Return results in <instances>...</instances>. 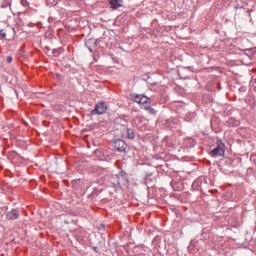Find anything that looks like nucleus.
Here are the masks:
<instances>
[{
  "label": "nucleus",
  "mask_w": 256,
  "mask_h": 256,
  "mask_svg": "<svg viewBox=\"0 0 256 256\" xmlns=\"http://www.w3.org/2000/svg\"><path fill=\"white\" fill-rule=\"evenodd\" d=\"M103 113H107V106L103 102L96 104L95 109L91 111V115H103Z\"/></svg>",
  "instance_id": "obj_3"
},
{
  "label": "nucleus",
  "mask_w": 256,
  "mask_h": 256,
  "mask_svg": "<svg viewBox=\"0 0 256 256\" xmlns=\"http://www.w3.org/2000/svg\"><path fill=\"white\" fill-rule=\"evenodd\" d=\"M120 175H121L122 177H125V175H127V173H126L125 171H120Z\"/></svg>",
  "instance_id": "obj_15"
},
{
  "label": "nucleus",
  "mask_w": 256,
  "mask_h": 256,
  "mask_svg": "<svg viewBox=\"0 0 256 256\" xmlns=\"http://www.w3.org/2000/svg\"><path fill=\"white\" fill-rule=\"evenodd\" d=\"M21 5L23 7H29V2L27 0H21Z\"/></svg>",
  "instance_id": "obj_11"
},
{
  "label": "nucleus",
  "mask_w": 256,
  "mask_h": 256,
  "mask_svg": "<svg viewBox=\"0 0 256 256\" xmlns=\"http://www.w3.org/2000/svg\"><path fill=\"white\" fill-rule=\"evenodd\" d=\"M141 97H142V95L135 94L133 96V101H135V103H138L139 105H141Z\"/></svg>",
  "instance_id": "obj_8"
},
{
  "label": "nucleus",
  "mask_w": 256,
  "mask_h": 256,
  "mask_svg": "<svg viewBox=\"0 0 256 256\" xmlns=\"http://www.w3.org/2000/svg\"><path fill=\"white\" fill-rule=\"evenodd\" d=\"M5 37H7V34L3 30H0V39H5Z\"/></svg>",
  "instance_id": "obj_12"
},
{
  "label": "nucleus",
  "mask_w": 256,
  "mask_h": 256,
  "mask_svg": "<svg viewBox=\"0 0 256 256\" xmlns=\"http://www.w3.org/2000/svg\"><path fill=\"white\" fill-rule=\"evenodd\" d=\"M19 217V210L13 209L6 214V219L9 221H15Z\"/></svg>",
  "instance_id": "obj_6"
},
{
  "label": "nucleus",
  "mask_w": 256,
  "mask_h": 256,
  "mask_svg": "<svg viewBox=\"0 0 256 256\" xmlns=\"http://www.w3.org/2000/svg\"><path fill=\"white\" fill-rule=\"evenodd\" d=\"M62 51H63V48L54 49L53 50L54 57H59V55H61Z\"/></svg>",
  "instance_id": "obj_10"
},
{
  "label": "nucleus",
  "mask_w": 256,
  "mask_h": 256,
  "mask_svg": "<svg viewBox=\"0 0 256 256\" xmlns=\"http://www.w3.org/2000/svg\"><path fill=\"white\" fill-rule=\"evenodd\" d=\"M127 137H128V139H134L135 138V132H133L132 129H127Z\"/></svg>",
  "instance_id": "obj_9"
},
{
  "label": "nucleus",
  "mask_w": 256,
  "mask_h": 256,
  "mask_svg": "<svg viewBox=\"0 0 256 256\" xmlns=\"http://www.w3.org/2000/svg\"><path fill=\"white\" fill-rule=\"evenodd\" d=\"M122 0H110V5L112 9H119V7H123Z\"/></svg>",
  "instance_id": "obj_7"
},
{
  "label": "nucleus",
  "mask_w": 256,
  "mask_h": 256,
  "mask_svg": "<svg viewBox=\"0 0 256 256\" xmlns=\"http://www.w3.org/2000/svg\"><path fill=\"white\" fill-rule=\"evenodd\" d=\"M147 82H148L150 85H157V82H151V81H149V78L147 79Z\"/></svg>",
  "instance_id": "obj_14"
},
{
  "label": "nucleus",
  "mask_w": 256,
  "mask_h": 256,
  "mask_svg": "<svg viewBox=\"0 0 256 256\" xmlns=\"http://www.w3.org/2000/svg\"><path fill=\"white\" fill-rule=\"evenodd\" d=\"M140 107L149 111L152 115H155V109L151 108V102H149V97L142 95L140 98Z\"/></svg>",
  "instance_id": "obj_2"
},
{
  "label": "nucleus",
  "mask_w": 256,
  "mask_h": 256,
  "mask_svg": "<svg viewBox=\"0 0 256 256\" xmlns=\"http://www.w3.org/2000/svg\"><path fill=\"white\" fill-rule=\"evenodd\" d=\"M85 45L90 53H93V49H97V40L95 38H90L86 40Z\"/></svg>",
  "instance_id": "obj_5"
},
{
  "label": "nucleus",
  "mask_w": 256,
  "mask_h": 256,
  "mask_svg": "<svg viewBox=\"0 0 256 256\" xmlns=\"http://www.w3.org/2000/svg\"><path fill=\"white\" fill-rule=\"evenodd\" d=\"M114 147L119 151V153H125V151H127V143L121 139L114 141Z\"/></svg>",
  "instance_id": "obj_4"
},
{
  "label": "nucleus",
  "mask_w": 256,
  "mask_h": 256,
  "mask_svg": "<svg viewBox=\"0 0 256 256\" xmlns=\"http://www.w3.org/2000/svg\"><path fill=\"white\" fill-rule=\"evenodd\" d=\"M7 63H11L13 61V58L11 56H8L6 58Z\"/></svg>",
  "instance_id": "obj_13"
},
{
  "label": "nucleus",
  "mask_w": 256,
  "mask_h": 256,
  "mask_svg": "<svg viewBox=\"0 0 256 256\" xmlns=\"http://www.w3.org/2000/svg\"><path fill=\"white\" fill-rule=\"evenodd\" d=\"M212 157H225V143L223 141L218 140L217 146L211 151Z\"/></svg>",
  "instance_id": "obj_1"
}]
</instances>
